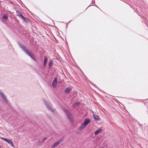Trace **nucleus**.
Instances as JSON below:
<instances>
[{
    "instance_id": "obj_8",
    "label": "nucleus",
    "mask_w": 148,
    "mask_h": 148,
    "mask_svg": "<svg viewBox=\"0 0 148 148\" xmlns=\"http://www.w3.org/2000/svg\"><path fill=\"white\" fill-rule=\"evenodd\" d=\"M90 122V120L88 119H86L84 122L83 124L86 126Z\"/></svg>"
},
{
    "instance_id": "obj_12",
    "label": "nucleus",
    "mask_w": 148,
    "mask_h": 148,
    "mask_svg": "<svg viewBox=\"0 0 148 148\" xmlns=\"http://www.w3.org/2000/svg\"><path fill=\"white\" fill-rule=\"evenodd\" d=\"M86 126V125H84L83 123L79 127V130H82Z\"/></svg>"
},
{
    "instance_id": "obj_17",
    "label": "nucleus",
    "mask_w": 148,
    "mask_h": 148,
    "mask_svg": "<svg viewBox=\"0 0 148 148\" xmlns=\"http://www.w3.org/2000/svg\"><path fill=\"white\" fill-rule=\"evenodd\" d=\"M53 65V62L52 61H50L49 62V67H51Z\"/></svg>"
},
{
    "instance_id": "obj_7",
    "label": "nucleus",
    "mask_w": 148,
    "mask_h": 148,
    "mask_svg": "<svg viewBox=\"0 0 148 148\" xmlns=\"http://www.w3.org/2000/svg\"><path fill=\"white\" fill-rule=\"evenodd\" d=\"M8 18V16L7 14H4L2 17V19L3 21L5 22Z\"/></svg>"
},
{
    "instance_id": "obj_1",
    "label": "nucleus",
    "mask_w": 148,
    "mask_h": 148,
    "mask_svg": "<svg viewBox=\"0 0 148 148\" xmlns=\"http://www.w3.org/2000/svg\"><path fill=\"white\" fill-rule=\"evenodd\" d=\"M43 102L48 110L52 112H54L55 111V109L52 108V105L49 100L43 99Z\"/></svg>"
},
{
    "instance_id": "obj_9",
    "label": "nucleus",
    "mask_w": 148,
    "mask_h": 148,
    "mask_svg": "<svg viewBox=\"0 0 148 148\" xmlns=\"http://www.w3.org/2000/svg\"><path fill=\"white\" fill-rule=\"evenodd\" d=\"M60 143V141H58L56 143H55L52 146L51 148H54L56 147Z\"/></svg>"
},
{
    "instance_id": "obj_16",
    "label": "nucleus",
    "mask_w": 148,
    "mask_h": 148,
    "mask_svg": "<svg viewBox=\"0 0 148 148\" xmlns=\"http://www.w3.org/2000/svg\"><path fill=\"white\" fill-rule=\"evenodd\" d=\"M79 104L80 103L79 102L76 103H75L73 104V107L74 108H76L77 106L79 105Z\"/></svg>"
},
{
    "instance_id": "obj_20",
    "label": "nucleus",
    "mask_w": 148,
    "mask_h": 148,
    "mask_svg": "<svg viewBox=\"0 0 148 148\" xmlns=\"http://www.w3.org/2000/svg\"><path fill=\"white\" fill-rule=\"evenodd\" d=\"M0 148H1V147L0 145Z\"/></svg>"
},
{
    "instance_id": "obj_5",
    "label": "nucleus",
    "mask_w": 148,
    "mask_h": 148,
    "mask_svg": "<svg viewBox=\"0 0 148 148\" xmlns=\"http://www.w3.org/2000/svg\"><path fill=\"white\" fill-rule=\"evenodd\" d=\"M57 82V79L56 78H55L52 83V85L54 88L56 86Z\"/></svg>"
},
{
    "instance_id": "obj_3",
    "label": "nucleus",
    "mask_w": 148,
    "mask_h": 148,
    "mask_svg": "<svg viewBox=\"0 0 148 148\" xmlns=\"http://www.w3.org/2000/svg\"><path fill=\"white\" fill-rule=\"evenodd\" d=\"M64 111L67 116V117L71 123H72L73 122V116L67 110H65Z\"/></svg>"
},
{
    "instance_id": "obj_4",
    "label": "nucleus",
    "mask_w": 148,
    "mask_h": 148,
    "mask_svg": "<svg viewBox=\"0 0 148 148\" xmlns=\"http://www.w3.org/2000/svg\"><path fill=\"white\" fill-rule=\"evenodd\" d=\"M1 138L2 139L7 142L11 146L14 147V145L11 141V140L8 139L6 138H4L3 137H1Z\"/></svg>"
},
{
    "instance_id": "obj_6",
    "label": "nucleus",
    "mask_w": 148,
    "mask_h": 148,
    "mask_svg": "<svg viewBox=\"0 0 148 148\" xmlns=\"http://www.w3.org/2000/svg\"><path fill=\"white\" fill-rule=\"evenodd\" d=\"M0 97L5 103H7V100L6 97L3 94L0 96Z\"/></svg>"
},
{
    "instance_id": "obj_13",
    "label": "nucleus",
    "mask_w": 148,
    "mask_h": 148,
    "mask_svg": "<svg viewBox=\"0 0 148 148\" xmlns=\"http://www.w3.org/2000/svg\"><path fill=\"white\" fill-rule=\"evenodd\" d=\"M101 129H99L98 130H96L95 132V134L96 135L98 134L101 132Z\"/></svg>"
},
{
    "instance_id": "obj_14",
    "label": "nucleus",
    "mask_w": 148,
    "mask_h": 148,
    "mask_svg": "<svg viewBox=\"0 0 148 148\" xmlns=\"http://www.w3.org/2000/svg\"><path fill=\"white\" fill-rule=\"evenodd\" d=\"M71 88H70V87L67 88L66 89V90L65 91V92L68 93L70 92V91H71Z\"/></svg>"
},
{
    "instance_id": "obj_19",
    "label": "nucleus",
    "mask_w": 148,
    "mask_h": 148,
    "mask_svg": "<svg viewBox=\"0 0 148 148\" xmlns=\"http://www.w3.org/2000/svg\"><path fill=\"white\" fill-rule=\"evenodd\" d=\"M3 94V93L0 90V96Z\"/></svg>"
},
{
    "instance_id": "obj_11",
    "label": "nucleus",
    "mask_w": 148,
    "mask_h": 148,
    "mask_svg": "<svg viewBox=\"0 0 148 148\" xmlns=\"http://www.w3.org/2000/svg\"><path fill=\"white\" fill-rule=\"evenodd\" d=\"M93 116L95 120H96L97 121H100V118L98 117L97 115L94 114H93Z\"/></svg>"
},
{
    "instance_id": "obj_15",
    "label": "nucleus",
    "mask_w": 148,
    "mask_h": 148,
    "mask_svg": "<svg viewBox=\"0 0 148 148\" xmlns=\"http://www.w3.org/2000/svg\"><path fill=\"white\" fill-rule=\"evenodd\" d=\"M47 139V138L46 137L43 138L41 140H40L39 141L40 143H43Z\"/></svg>"
},
{
    "instance_id": "obj_2",
    "label": "nucleus",
    "mask_w": 148,
    "mask_h": 148,
    "mask_svg": "<svg viewBox=\"0 0 148 148\" xmlns=\"http://www.w3.org/2000/svg\"><path fill=\"white\" fill-rule=\"evenodd\" d=\"M21 47L23 50L34 61H36V60L34 57V53H32L29 50L26 49L24 46H21Z\"/></svg>"
},
{
    "instance_id": "obj_18",
    "label": "nucleus",
    "mask_w": 148,
    "mask_h": 148,
    "mask_svg": "<svg viewBox=\"0 0 148 148\" xmlns=\"http://www.w3.org/2000/svg\"><path fill=\"white\" fill-rule=\"evenodd\" d=\"M18 15L20 16L23 19H25V17L22 15L21 13H19Z\"/></svg>"
},
{
    "instance_id": "obj_10",
    "label": "nucleus",
    "mask_w": 148,
    "mask_h": 148,
    "mask_svg": "<svg viewBox=\"0 0 148 148\" xmlns=\"http://www.w3.org/2000/svg\"><path fill=\"white\" fill-rule=\"evenodd\" d=\"M47 60L48 59L47 57L46 56H45L44 59V62L43 64V65L45 66H46Z\"/></svg>"
}]
</instances>
